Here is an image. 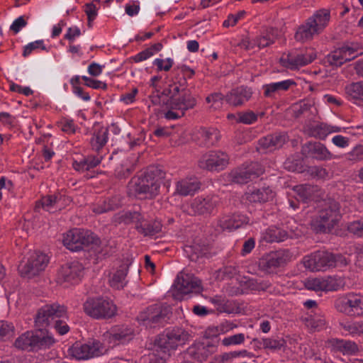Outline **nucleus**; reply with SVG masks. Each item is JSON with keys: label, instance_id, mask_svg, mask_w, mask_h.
Segmentation results:
<instances>
[{"label": "nucleus", "instance_id": "nucleus-14", "mask_svg": "<svg viewBox=\"0 0 363 363\" xmlns=\"http://www.w3.org/2000/svg\"><path fill=\"white\" fill-rule=\"evenodd\" d=\"M228 156L223 152H209L199 161V166L208 170H221L228 164Z\"/></svg>", "mask_w": 363, "mask_h": 363}, {"label": "nucleus", "instance_id": "nucleus-52", "mask_svg": "<svg viewBox=\"0 0 363 363\" xmlns=\"http://www.w3.org/2000/svg\"><path fill=\"white\" fill-rule=\"evenodd\" d=\"M38 49H40L42 50H46V47L44 45V41L43 40H35L25 45L23 48V57H28L33 51L37 50Z\"/></svg>", "mask_w": 363, "mask_h": 363}, {"label": "nucleus", "instance_id": "nucleus-4", "mask_svg": "<svg viewBox=\"0 0 363 363\" xmlns=\"http://www.w3.org/2000/svg\"><path fill=\"white\" fill-rule=\"evenodd\" d=\"M303 263L312 272L325 271L330 267L346 265L347 260L341 255H334L325 251H317L303 257Z\"/></svg>", "mask_w": 363, "mask_h": 363}, {"label": "nucleus", "instance_id": "nucleus-6", "mask_svg": "<svg viewBox=\"0 0 363 363\" xmlns=\"http://www.w3.org/2000/svg\"><path fill=\"white\" fill-rule=\"evenodd\" d=\"M190 335L182 328L167 330L155 340V346L166 354L170 350L184 345L189 340Z\"/></svg>", "mask_w": 363, "mask_h": 363}, {"label": "nucleus", "instance_id": "nucleus-45", "mask_svg": "<svg viewBox=\"0 0 363 363\" xmlns=\"http://www.w3.org/2000/svg\"><path fill=\"white\" fill-rule=\"evenodd\" d=\"M330 20V11L326 9L316 11L312 16L308 18L307 23H325Z\"/></svg>", "mask_w": 363, "mask_h": 363}, {"label": "nucleus", "instance_id": "nucleus-18", "mask_svg": "<svg viewBox=\"0 0 363 363\" xmlns=\"http://www.w3.org/2000/svg\"><path fill=\"white\" fill-rule=\"evenodd\" d=\"M325 347L333 353H341L343 355H353L358 350L357 345L351 340L330 338L325 342Z\"/></svg>", "mask_w": 363, "mask_h": 363}, {"label": "nucleus", "instance_id": "nucleus-44", "mask_svg": "<svg viewBox=\"0 0 363 363\" xmlns=\"http://www.w3.org/2000/svg\"><path fill=\"white\" fill-rule=\"evenodd\" d=\"M341 48L334 50L327 56L328 63L333 66L340 67L348 61Z\"/></svg>", "mask_w": 363, "mask_h": 363}, {"label": "nucleus", "instance_id": "nucleus-2", "mask_svg": "<svg viewBox=\"0 0 363 363\" xmlns=\"http://www.w3.org/2000/svg\"><path fill=\"white\" fill-rule=\"evenodd\" d=\"M69 317L67 308L58 303L48 304L42 306L35 317V324L38 328L52 325L61 335L67 333L69 327L67 323Z\"/></svg>", "mask_w": 363, "mask_h": 363}, {"label": "nucleus", "instance_id": "nucleus-21", "mask_svg": "<svg viewBox=\"0 0 363 363\" xmlns=\"http://www.w3.org/2000/svg\"><path fill=\"white\" fill-rule=\"evenodd\" d=\"M71 199L64 195H48L41 199L37 203V207L41 205L44 210L54 213L57 211L62 210L66 206L69 205Z\"/></svg>", "mask_w": 363, "mask_h": 363}, {"label": "nucleus", "instance_id": "nucleus-61", "mask_svg": "<svg viewBox=\"0 0 363 363\" xmlns=\"http://www.w3.org/2000/svg\"><path fill=\"white\" fill-rule=\"evenodd\" d=\"M347 230L350 233L358 237H362L363 234V221L356 220L351 222L347 225Z\"/></svg>", "mask_w": 363, "mask_h": 363}, {"label": "nucleus", "instance_id": "nucleus-63", "mask_svg": "<svg viewBox=\"0 0 363 363\" xmlns=\"http://www.w3.org/2000/svg\"><path fill=\"white\" fill-rule=\"evenodd\" d=\"M61 129L67 134H73L76 131L77 125L73 120L65 119L61 122Z\"/></svg>", "mask_w": 363, "mask_h": 363}, {"label": "nucleus", "instance_id": "nucleus-46", "mask_svg": "<svg viewBox=\"0 0 363 363\" xmlns=\"http://www.w3.org/2000/svg\"><path fill=\"white\" fill-rule=\"evenodd\" d=\"M259 344L264 349L277 350H280L284 346V340L272 338H262L259 341Z\"/></svg>", "mask_w": 363, "mask_h": 363}, {"label": "nucleus", "instance_id": "nucleus-23", "mask_svg": "<svg viewBox=\"0 0 363 363\" xmlns=\"http://www.w3.org/2000/svg\"><path fill=\"white\" fill-rule=\"evenodd\" d=\"M288 140L285 133H274L263 137L259 140V151H272L281 147Z\"/></svg>", "mask_w": 363, "mask_h": 363}, {"label": "nucleus", "instance_id": "nucleus-26", "mask_svg": "<svg viewBox=\"0 0 363 363\" xmlns=\"http://www.w3.org/2000/svg\"><path fill=\"white\" fill-rule=\"evenodd\" d=\"M252 91L250 88L240 86L233 89L225 96L226 101L234 106L242 105L252 97Z\"/></svg>", "mask_w": 363, "mask_h": 363}, {"label": "nucleus", "instance_id": "nucleus-40", "mask_svg": "<svg viewBox=\"0 0 363 363\" xmlns=\"http://www.w3.org/2000/svg\"><path fill=\"white\" fill-rule=\"evenodd\" d=\"M188 353L191 357L199 362L206 360L211 354L209 346L205 345L203 343L199 342L193 345L188 349Z\"/></svg>", "mask_w": 363, "mask_h": 363}, {"label": "nucleus", "instance_id": "nucleus-64", "mask_svg": "<svg viewBox=\"0 0 363 363\" xmlns=\"http://www.w3.org/2000/svg\"><path fill=\"white\" fill-rule=\"evenodd\" d=\"M98 8L94 3L86 4L84 6V12L86 13L89 21H94L97 16Z\"/></svg>", "mask_w": 363, "mask_h": 363}, {"label": "nucleus", "instance_id": "nucleus-43", "mask_svg": "<svg viewBox=\"0 0 363 363\" xmlns=\"http://www.w3.org/2000/svg\"><path fill=\"white\" fill-rule=\"evenodd\" d=\"M122 204V197L120 195H115L111 198L108 199L107 206L104 207H94L93 211L96 213H104L109 211L114 210Z\"/></svg>", "mask_w": 363, "mask_h": 363}, {"label": "nucleus", "instance_id": "nucleus-1", "mask_svg": "<svg viewBox=\"0 0 363 363\" xmlns=\"http://www.w3.org/2000/svg\"><path fill=\"white\" fill-rule=\"evenodd\" d=\"M164 176L165 173L158 167H149L143 174L131 179L128 191L134 196L152 199L159 194Z\"/></svg>", "mask_w": 363, "mask_h": 363}, {"label": "nucleus", "instance_id": "nucleus-12", "mask_svg": "<svg viewBox=\"0 0 363 363\" xmlns=\"http://www.w3.org/2000/svg\"><path fill=\"white\" fill-rule=\"evenodd\" d=\"M264 169L257 162H252L248 167H241L232 170L228 175V180L235 184L247 183L252 178L262 174Z\"/></svg>", "mask_w": 363, "mask_h": 363}, {"label": "nucleus", "instance_id": "nucleus-41", "mask_svg": "<svg viewBox=\"0 0 363 363\" xmlns=\"http://www.w3.org/2000/svg\"><path fill=\"white\" fill-rule=\"evenodd\" d=\"M142 216L137 211H122L113 216V222L117 224H130L135 223V225L140 223Z\"/></svg>", "mask_w": 363, "mask_h": 363}, {"label": "nucleus", "instance_id": "nucleus-25", "mask_svg": "<svg viewBox=\"0 0 363 363\" xmlns=\"http://www.w3.org/2000/svg\"><path fill=\"white\" fill-rule=\"evenodd\" d=\"M196 99L189 94H184L179 96H172L167 102V107L178 111H181L184 115V112L194 107Z\"/></svg>", "mask_w": 363, "mask_h": 363}, {"label": "nucleus", "instance_id": "nucleus-24", "mask_svg": "<svg viewBox=\"0 0 363 363\" xmlns=\"http://www.w3.org/2000/svg\"><path fill=\"white\" fill-rule=\"evenodd\" d=\"M201 183L195 177H186L175 184L174 194L181 196L194 195L200 189Z\"/></svg>", "mask_w": 363, "mask_h": 363}, {"label": "nucleus", "instance_id": "nucleus-39", "mask_svg": "<svg viewBox=\"0 0 363 363\" xmlns=\"http://www.w3.org/2000/svg\"><path fill=\"white\" fill-rule=\"evenodd\" d=\"M311 152L313 155V157L318 160H330L338 157L336 155H333L325 145L322 143H315L313 144H311Z\"/></svg>", "mask_w": 363, "mask_h": 363}, {"label": "nucleus", "instance_id": "nucleus-56", "mask_svg": "<svg viewBox=\"0 0 363 363\" xmlns=\"http://www.w3.org/2000/svg\"><path fill=\"white\" fill-rule=\"evenodd\" d=\"M153 65L157 67V71L168 72L172 67L174 60L170 57L166 59L156 58L153 61Z\"/></svg>", "mask_w": 363, "mask_h": 363}, {"label": "nucleus", "instance_id": "nucleus-34", "mask_svg": "<svg viewBox=\"0 0 363 363\" xmlns=\"http://www.w3.org/2000/svg\"><path fill=\"white\" fill-rule=\"evenodd\" d=\"M289 237L287 232L280 228L271 226L262 233V240L267 242H279Z\"/></svg>", "mask_w": 363, "mask_h": 363}, {"label": "nucleus", "instance_id": "nucleus-3", "mask_svg": "<svg viewBox=\"0 0 363 363\" xmlns=\"http://www.w3.org/2000/svg\"><path fill=\"white\" fill-rule=\"evenodd\" d=\"M340 218L338 204L335 201L325 203L311 220V228L316 233H329Z\"/></svg>", "mask_w": 363, "mask_h": 363}, {"label": "nucleus", "instance_id": "nucleus-7", "mask_svg": "<svg viewBox=\"0 0 363 363\" xmlns=\"http://www.w3.org/2000/svg\"><path fill=\"white\" fill-rule=\"evenodd\" d=\"M171 313V308L167 304L157 303L147 307L138 316V321L146 327L154 328L166 321Z\"/></svg>", "mask_w": 363, "mask_h": 363}, {"label": "nucleus", "instance_id": "nucleus-60", "mask_svg": "<svg viewBox=\"0 0 363 363\" xmlns=\"http://www.w3.org/2000/svg\"><path fill=\"white\" fill-rule=\"evenodd\" d=\"M207 103H211L214 109L221 108L223 101V95L220 93H213L206 99Z\"/></svg>", "mask_w": 363, "mask_h": 363}, {"label": "nucleus", "instance_id": "nucleus-33", "mask_svg": "<svg viewBox=\"0 0 363 363\" xmlns=\"http://www.w3.org/2000/svg\"><path fill=\"white\" fill-rule=\"evenodd\" d=\"M128 267L125 264L120 266V267L113 272L109 276L108 282L110 286L116 289H123L127 284L126 276Z\"/></svg>", "mask_w": 363, "mask_h": 363}, {"label": "nucleus", "instance_id": "nucleus-9", "mask_svg": "<svg viewBox=\"0 0 363 363\" xmlns=\"http://www.w3.org/2000/svg\"><path fill=\"white\" fill-rule=\"evenodd\" d=\"M93 234L84 229L74 228L63 236V244L70 251L77 252L94 242Z\"/></svg>", "mask_w": 363, "mask_h": 363}, {"label": "nucleus", "instance_id": "nucleus-50", "mask_svg": "<svg viewBox=\"0 0 363 363\" xmlns=\"http://www.w3.org/2000/svg\"><path fill=\"white\" fill-rule=\"evenodd\" d=\"M237 326L235 324L230 322V321H224L217 326L211 328V330L213 331V335L215 336H218L219 335H223L225 334L231 330H233L234 328H235Z\"/></svg>", "mask_w": 363, "mask_h": 363}, {"label": "nucleus", "instance_id": "nucleus-51", "mask_svg": "<svg viewBox=\"0 0 363 363\" xmlns=\"http://www.w3.org/2000/svg\"><path fill=\"white\" fill-rule=\"evenodd\" d=\"M257 120V115L255 113L252 111H248L245 112H239L238 113V123H241L243 124L250 125L255 122H256Z\"/></svg>", "mask_w": 363, "mask_h": 363}, {"label": "nucleus", "instance_id": "nucleus-37", "mask_svg": "<svg viewBox=\"0 0 363 363\" xmlns=\"http://www.w3.org/2000/svg\"><path fill=\"white\" fill-rule=\"evenodd\" d=\"M341 131V128L338 126L330 125L325 123L317 124L311 128V134L312 136L324 140L326 137L333 133H338Z\"/></svg>", "mask_w": 363, "mask_h": 363}, {"label": "nucleus", "instance_id": "nucleus-5", "mask_svg": "<svg viewBox=\"0 0 363 363\" xmlns=\"http://www.w3.org/2000/svg\"><path fill=\"white\" fill-rule=\"evenodd\" d=\"M86 315L94 319H108L117 312V307L112 301L103 298H88L83 305Z\"/></svg>", "mask_w": 363, "mask_h": 363}, {"label": "nucleus", "instance_id": "nucleus-8", "mask_svg": "<svg viewBox=\"0 0 363 363\" xmlns=\"http://www.w3.org/2000/svg\"><path fill=\"white\" fill-rule=\"evenodd\" d=\"M49 262L48 256L40 252H33L21 262L18 270L21 274L28 278L43 271Z\"/></svg>", "mask_w": 363, "mask_h": 363}, {"label": "nucleus", "instance_id": "nucleus-36", "mask_svg": "<svg viewBox=\"0 0 363 363\" xmlns=\"http://www.w3.org/2000/svg\"><path fill=\"white\" fill-rule=\"evenodd\" d=\"M289 259L288 250H280L271 254L267 262L266 267L268 269H275L286 264Z\"/></svg>", "mask_w": 363, "mask_h": 363}, {"label": "nucleus", "instance_id": "nucleus-55", "mask_svg": "<svg viewBox=\"0 0 363 363\" xmlns=\"http://www.w3.org/2000/svg\"><path fill=\"white\" fill-rule=\"evenodd\" d=\"M244 342L245 335L243 333H238L224 337L221 341L222 345L225 347L240 345L242 344Z\"/></svg>", "mask_w": 363, "mask_h": 363}, {"label": "nucleus", "instance_id": "nucleus-38", "mask_svg": "<svg viewBox=\"0 0 363 363\" xmlns=\"http://www.w3.org/2000/svg\"><path fill=\"white\" fill-rule=\"evenodd\" d=\"M34 335V331H27L23 333L16 340L15 347L23 350H35Z\"/></svg>", "mask_w": 363, "mask_h": 363}, {"label": "nucleus", "instance_id": "nucleus-47", "mask_svg": "<svg viewBox=\"0 0 363 363\" xmlns=\"http://www.w3.org/2000/svg\"><path fill=\"white\" fill-rule=\"evenodd\" d=\"M274 42L273 39L270 38H267L265 36L260 37L257 39V42H251L248 40H243L242 42V45L245 47L246 49H252L255 45H257L259 48H264L270 45Z\"/></svg>", "mask_w": 363, "mask_h": 363}, {"label": "nucleus", "instance_id": "nucleus-59", "mask_svg": "<svg viewBox=\"0 0 363 363\" xmlns=\"http://www.w3.org/2000/svg\"><path fill=\"white\" fill-rule=\"evenodd\" d=\"M82 79L85 82V85L94 89H107V84L99 80L94 79L86 76H82Z\"/></svg>", "mask_w": 363, "mask_h": 363}, {"label": "nucleus", "instance_id": "nucleus-17", "mask_svg": "<svg viewBox=\"0 0 363 363\" xmlns=\"http://www.w3.org/2000/svg\"><path fill=\"white\" fill-rule=\"evenodd\" d=\"M133 335V331L130 328L124 325H115L104 333L103 337L109 345L114 346L130 340Z\"/></svg>", "mask_w": 363, "mask_h": 363}, {"label": "nucleus", "instance_id": "nucleus-29", "mask_svg": "<svg viewBox=\"0 0 363 363\" xmlns=\"http://www.w3.org/2000/svg\"><path fill=\"white\" fill-rule=\"evenodd\" d=\"M200 145L210 147L216 145L220 139V133L215 128H202L198 132Z\"/></svg>", "mask_w": 363, "mask_h": 363}, {"label": "nucleus", "instance_id": "nucleus-19", "mask_svg": "<svg viewBox=\"0 0 363 363\" xmlns=\"http://www.w3.org/2000/svg\"><path fill=\"white\" fill-rule=\"evenodd\" d=\"M176 289L182 294H188L201 289L200 280L190 274L180 272L174 284Z\"/></svg>", "mask_w": 363, "mask_h": 363}, {"label": "nucleus", "instance_id": "nucleus-53", "mask_svg": "<svg viewBox=\"0 0 363 363\" xmlns=\"http://www.w3.org/2000/svg\"><path fill=\"white\" fill-rule=\"evenodd\" d=\"M347 92L354 99H363V82L350 84L347 88Z\"/></svg>", "mask_w": 363, "mask_h": 363}, {"label": "nucleus", "instance_id": "nucleus-49", "mask_svg": "<svg viewBox=\"0 0 363 363\" xmlns=\"http://www.w3.org/2000/svg\"><path fill=\"white\" fill-rule=\"evenodd\" d=\"M14 333L13 323L6 320H0V340L9 338Z\"/></svg>", "mask_w": 363, "mask_h": 363}, {"label": "nucleus", "instance_id": "nucleus-42", "mask_svg": "<svg viewBox=\"0 0 363 363\" xmlns=\"http://www.w3.org/2000/svg\"><path fill=\"white\" fill-rule=\"evenodd\" d=\"M317 189V186H311L310 184L297 185L293 189L298 196V199L304 203L313 199V194Z\"/></svg>", "mask_w": 363, "mask_h": 363}, {"label": "nucleus", "instance_id": "nucleus-32", "mask_svg": "<svg viewBox=\"0 0 363 363\" xmlns=\"http://www.w3.org/2000/svg\"><path fill=\"white\" fill-rule=\"evenodd\" d=\"M276 193L269 187H263L247 193V199L250 202L264 203L272 201Z\"/></svg>", "mask_w": 363, "mask_h": 363}, {"label": "nucleus", "instance_id": "nucleus-10", "mask_svg": "<svg viewBox=\"0 0 363 363\" xmlns=\"http://www.w3.org/2000/svg\"><path fill=\"white\" fill-rule=\"evenodd\" d=\"M106 349L98 340L89 341L85 344H75L69 349V354L77 359H86L104 354Z\"/></svg>", "mask_w": 363, "mask_h": 363}, {"label": "nucleus", "instance_id": "nucleus-35", "mask_svg": "<svg viewBox=\"0 0 363 363\" xmlns=\"http://www.w3.org/2000/svg\"><path fill=\"white\" fill-rule=\"evenodd\" d=\"M34 333L35 350L49 348L55 342L52 335L48 331L40 329Z\"/></svg>", "mask_w": 363, "mask_h": 363}, {"label": "nucleus", "instance_id": "nucleus-30", "mask_svg": "<svg viewBox=\"0 0 363 363\" xmlns=\"http://www.w3.org/2000/svg\"><path fill=\"white\" fill-rule=\"evenodd\" d=\"M108 134V130L106 127L94 129L89 142L91 149L99 152L107 143Z\"/></svg>", "mask_w": 363, "mask_h": 363}, {"label": "nucleus", "instance_id": "nucleus-16", "mask_svg": "<svg viewBox=\"0 0 363 363\" xmlns=\"http://www.w3.org/2000/svg\"><path fill=\"white\" fill-rule=\"evenodd\" d=\"M340 304L337 306V309L347 315L354 316L363 315L362 295L350 294L340 302Z\"/></svg>", "mask_w": 363, "mask_h": 363}, {"label": "nucleus", "instance_id": "nucleus-15", "mask_svg": "<svg viewBox=\"0 0 363 363\" xmlns=\"http://www.w3.org/2000/svg\"><path fill=\"white\" fill-rule=\"evenodd\" d=\"M84 269L82 264L78 261L66 263L60 268L58 279L63 282L78 283L83 277Z\"/></svg>", "mask_w": 363, "mask_h": 363}, {"label": "nucleus", "instance_id": "nucleus-13", "mask_svg": "<svg viewBox=\"0 0 363 363\" xmlns=\"http://www.w3.org/2000/svg\"><path fill=\"white\" fill-rule=\"evenodd\" d=\"M304 286L315 291H337L342 286V280L336 277H309L304 281Z\"/></svg>", "mask_w": 363, "mask_h": 363}, {"label": "nucleus", "instance_id": "nucleus-22", "mask_svg": "<svg viewBox=\"0 0 363 363\" xmlns=\"http://www.w3.org/2000/svg\"><path fill=\"white\" fill-rule=\"evenodd\" d=\"M249 221V218L246 215L237 213L223 216L219 219L218 225L223 230L231 231L243 227Z\"/></svg>", "mask_w": 363, "mask_h": 363}, {"label": "nucleus", "instance_id": "nucleus-11", "mask_svg": "<svg viewBox=\"0 0 363 363\" xmlns=\"http://www.w3.org/2000/svg\"><path fill=\"white\" fill-rule=\"evenodd\" d=\"M316 57L313 51L291 52L284 55L279 60L280 64L289 69L294 70L311 63Z\"/></svg>", "mask_w": 363, "mask_h": 363}, {"label": "nucleus", "instance_id": "nucleus-20", "mask_svg": "<svg viewBox=\"0 0 363 363\" xmlns=\"http://www.w3.org/2000/svg\"><path fill=\"white\" fill-rule=\"evenodd\" d=\"M218 197L208 196L206 197H196L191 203L190 208L194 214H211L216 209L218 204Z\"/></svg>", "mask_w": 363, "mask_h": 363}, {"label": "nucleus", "instance_id": "nucleus-48", "mask_svg": "<svg viewBox=\"0 0 363 363\" xmlns=\"http://www.w3.org/2000/svg\"><path fill=\"white\" fill-rule=\"evenodd\" d=\"M305 320L308 327L316 330L323 329L325 325V320L322 316L308 315Z\"/></svg>", "mask_w": 363, "mask_h": 363}, {"label": "nucleus", "instance_id": "nucleus-28", "mask_svg": "<svg viewBox=\"0 0 363 363\" xmlns=\"http://www.w3.org/2000/svg\"><path fill=\"white\" fill-rule=\"evenodd\" d=\"M296 85L293 79H285L281 82H272L262 86L264 95L268 98H274L276 94H279L282 91H286L291 86Z\"/></svg>", "mask_w": 363, "mask_h": 363}, {"label": "nucleus", "instance_id": "nucleus-31", "mask_svg": "<svg viewBox=\"0 0 363 363\" xmlns=\"http://www.w3.org/2000/svg\"><path fill=\"white\" fill-rule=\"evenodd\" d=\"M162 225L160 221L154 220L145 221L142 218L140 223L136 224L135 228L138 232L144 236H153L161 232Z\"/></svg>", "mask_w": 363, "mask_h": 363}, {"label": "nucleus", "instance_id": "nucleus-58", "mask_svg": "<svg viewBox=\"0 0 363 363\" xmlns=\"http://www.w3.org/2000/svg\"><path fill=\"white\" fill-rule=\"evenodd\" d=\"M344 52V55L348 58V61H351L356 58L361 52H359V47L357 45H345L341 48Z\"/></svg>", "mask_w": 363, "mask_h": 363}, {"label": "nucleus", "instance_id": "nucleus-62", "mask_svg": "<svg viewBox=\"0 0 363 363\" xmlns=\"http://www.w3.org/2000/svg\"><path fill=\"white\" fill-rule=\"evenodd\" d=\"M249 286L252 290H267L269 287V283L265 281H259L257 279H249L248 281Z\"/></svg>", "mask_w": 363, "mask_h": 363}, {"label": "nucleus", "instance_id": "nucleus-27", "mask_svg": "<svg viewBox=\"0 0 363 363\" xmlns=\"http://www.w3.org/2000/svg\"><path fill=\"white\" fill-rule=\"evenodd\" d=\"M325 24H301L297 28L295 38L298 41L304 42L311 39L314 35L322 32Z\"/></svg>", "mask_w": 363, "mask_h": 363}, {"label": "nucleus", "instance_id": "nucleus-57", "mask_svg": "<svg viewBox=\"0 0 363 363\" xmlns=\"http://www.w3.org/2000/svg\"><path fill=\"white\" fill-rule=\"evenodd\" d=\"M347 159L353 162L363 160V145L355 146L347 154Z\"/></svg>", "mask_w": 363, "mask_h": 363}, {"label": "nucleus", "instance_id": "nucleus-54", "mask_svg": "<svg viewBox=\"0 0 363 363\" xmlns=\"http://www.w3.org/2000/svg\"><path fill=\"white\" fill-rule=\"evenodd\" d=\"M343 328L352 336L363 335V322L362 321L346 323Z\"/></svg>", "mask_w": 363, "mask_h": 363}]
</instances>
